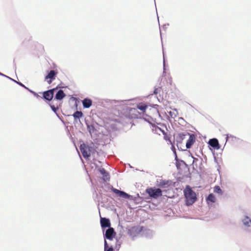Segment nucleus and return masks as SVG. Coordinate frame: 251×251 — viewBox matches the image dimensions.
Wrapping results in <instances>:
<instances>
[{"mask_svg":"<svg viewBox=\"0 0 251 251\" xmlns=\"http://www.w3.org/2000/svg\"><path fill=\"white\" fill-rule=\"evenodd\" d=\"M184 195L186 198V203L187 205H192L197 200L196 193L189 187L185 189Z\"/></svg>","mask_w":251,"mask_h":251,"instance_id":"obj_1","label":"nucleus"},{"mask_svg":"<svg viewBox=\"0 0 251 251\" xmlns=\"http://www.w3.org/2000/svg\"><path fill=\"white\" fill-rule=\"evenodd\" d=\"M146 191L151 197L154 199L162 196V191L159 188H149Z\"/></svg>","mask_w":251,"mask_h":251,"instance_id":"obj_2","label":"nucleus"},{"mask_svg":"<svg viewBox=\"0 0 251 251\" xmlns=\"http://www.w3.org/2000/svg\"><path fill=\"white\" fill-rule=\"evenodd\" d=\"M92 148L85 144H82L80 146V150L84 158H87L91 155Z\"/></svg>","mask_w":251,"mask_h":251,"instance_id":"obj_3","label":"nucleus"},{"mask_svg":"<svg viewBox=\"0 0 251 251\" xmlns=\"http://www.w3.org/2000/svg\"><path fill=\"white\" fill-rule=\"evenodd\" d=\"M144 229L143 226H136L131 227L128 230V233L130 236H135L140 233Z\"/></svg>","mask_w":251,"mask_h":251,"instance_id":"obj_4","label":"nucleus"},{"mask_svg":"<svg viewBox=\"0 0 251 251\" xmlns=\"http://www.w3.org/2000/svg\"><path fill=\"white\" fill-rule=\"evenodd\" d=\"M57 89V87L46 91L43 93V98L46 100L50 101L54 95V92Z\"/></svg>","mask_w":251,"mask_h":251,"instance_id":"obj_5","label":"nucleus"},{"mask_svg":"<svg viewBox=\"0 0 251 251\" xmlns=\"http://www.w3.org/2000/svg\"><path fill=\"white\" fill-rule=\"evenodd\" d=\"M57 74V72L56 71L51 70L48 73V75L45 76V80L50 84L52 80L55 79Z\"/></svg>","mask_w":251,"mask_h":251,"instance_id":"obj_6","label":"nucleus"},{"mask_svg":"<svg viewBox=\"0 0 251 251\" xmlns=\"http://www.w3.org/2000/svg\"><path fill=\"white\" fill-rule=\"evenodd\" d=\"M116 233L115 232L114 228L113 227H109L106 230L104 237L106 239L111 240L116 236Z\"/></svg>","mask_w":251,"mask_h":251,"instance_id":"obj_7","label":"nucleus"},{"mask_svg":"<svg viewBox=\"0 0 251 251\" xmlns=\"http://www.w3.org/2000/svg\"><path fill=\"white\" fill-rule=\"evenodd\" d=\"M148 105L146 103H143V102L139 103L137 105V108L140 110V112L141 114L142 115V116H143V117L145 115H146V110L147 108H148Z\"/></svg>","mask_w":251,"mask_h":251,"instance_id":"obj_8","label":"nucleus"},{"mask_svg":"<svg viewBox=\"0 0 251 251\" xmlns=\"http://www.w3.org/2000/svg\"><path fill=\"white\" fill-rule=\"evenodd\" d=\"M137 108H131L129 110L130 114L133 118H141L143 117L140 112L137 110Z\"/></svg>","mask_w":251,"mask_h":251,"instance_id":"obj_9","label":"nucleus"},{"mask_svg":"<svg viewBox=\"0 0 251 251\" xmlns=\"http://www.w3.org/2000/svg\"><path fill=\"white\" fill-rule=\"evenodd\" d=\"M100 222L101 226L102 228L110 227L111 223L110 220L106 218H101Z\"/></svg>","mask_w":251,"mask_h":251,"instance_id":"obj_10","label":"nucleus"},{"mask_svg":"<svg viewBox=\"0 0 251 251\" xmlns=\"http://www.w3.org/2000/svg\"><path fill=\"white\" fill-rule=\"evenodd\" d=\"M113 191L118 195L120 197L123 198L125 199H129L130 195L125 193V192L120 191L117 189H113Z\"/></svg>","mask_w":251,"mask_h":251,"instance_id":"obj_11","label":"nucleus"},{"mask_svg":"<svg viewBox=\"0 0 251 251\" xmlns=\"http://www.w3.org/2000/svg\"><path fill=\"white\" fill-rule=\"evenodd\" d=\"M195 137L194 135L192 134L189 135V138L188 140H187L186 144V147L187 149H189L191 147V146L193 145L194 142H195Z\"/></svg>","mask_w":251,"mask_h":251,"instance_id":"obj_12","label":"nucleus"},{"mask_svg":"<svg viewBox=\"0 0 251 251\" xmlns=\"http://www.w3.org/2000/svg\"><path fill=\"white\" fill-rule=\"evenodd\" d=\"M152 130L155 133H156L159 135H161V134H164V132H165L164 130L156 126H152Z\"/></svg>","mask_w":251,"mask_h":251,"instance_id":"obj_13","label":"nucleus"},{"mask_svg":"<svg viewBox=\"0 0 251 251\" xmlns=\"http://www.w3.org/2000/svg\"><path fill=\"white\" fill-rule=\"evenodd\" d=\"M66 96L65 94L62 90H59L55 95V98L57 100H61Z\"/></svg>","mask_w":251,"mask_h":251,"instance_id":"obj_14","label":"nucleus"},{"mask_svg":"<svg viewBox=\"0 0 251 251\" xmlns=\"http://www.w3.org/2000/svg\"><path fill=\"white\" fill-rule=\"evenodd\" d=\"M206 201L208 204L209 203H215L216 201V198L213 194H210L206 198Z\"/></svg>","mask_w":251,"mask_h":251,"instance_id":"obj_15","label":"nucleus"},{"mask_svg":"<svg viewBox=\"0 0 251 251\" xmlns=\"http://www.w3.org/2000/svg\"><path fill=\"white\" fill-rule=\"evenodd\" d=\"M209 144L213 148H219V143L217 139L214 138L210 139L209 141Z\"/></svg>","mask_w":251,"mask_h":251,"instance_id":"obj_16","label":"nucleus"},{"mask_svg":"<svg viewBox=\"0 0 251 251\" xmlns=\"http://www.w3.org/2000/svg\"><path fill=\"white\" fill-rule=\"evenodd\" d=\"M83 105L84 108H89L92 105V100L90 99H85L82 101Z\"/></svg>","mask_w":251,"mask_h":251,"instance_id":"obj_17","label":"nucleus"},{"mask_svg":"<svg viewBox=\"0 0 251 251\" xmlns=\"http://www.w3.org/2000/svg\"><path fill=\"white\" fill-rule=\"evenodd\" d=\"M99 171L101 174L102 175L103 177H104V180H108L109 178L108 173L105 171V170L104 168L100 169Z\"/></svg>","mask_w":251,"mask_h":251,"instance_id":"obj_18","label":"nucleus"},{"mask_svg":"<svg viewBox=\"0 0 251 251\" xmlns=\"http://www.w3.org/2000/svg\"><path fill=\"white\" fill-rule=\"evenodd\" d=\"M213 192L214 193L218 194L220 195H222L223 194V191L221 189L219 186H215L213 188Z\"/></svg>","mask_w":251,"mask_h":251,"instance_id":"obj_19","label":"nucleus"},{"mask_svg":"<svg viewBox=\"0 0 251 251\" xmlns=\"http://www.w3.org/2000/svg\"><path fill=\"white\" fill-rule=\"evenodd\" d=\"M243 222L245 226H251V220L248 217H246L243 220Z\"/></svg>","mask_w":251,"mask_h":251,"instance_id":"obj_20","label":"nucleus"},{"mask_svg":"<svg viewBox=\"0 0 251 251\" xmlns=\"http://www.w3.org/2000/svg\"><path fill=\"white\" fill-rule=\"evenodd\" d=\"M83 116V113L81 111H77L74 113L73 116L75 119H79Z\"/></svg>","mask_w":251,"mask_h":251,"instance_id":"obj_21","label":"nucleus"},{"mask_svg":"<svg viewBox=\"0 0 251 251\" xmlns=\"http://www.w3.org/2000/svg\"><path fill=\"white\" fill-rule=\"evenodd\" d=\"M104 251H114L113 248L111 247H109L107 241L104 240Z\"/></svg>","mask_w":251,"mask_h":251,"instance_id":"obj_22","label":"nucleus"},{"mask_svg":"<svg viewBox=\"0 0 251 251\" xmlns=\"http://www.w3.org/2000/svg\"><path fill=\"white\" fill-rule=\"evenodd\" d=\"M87 127L88 130L89 131L90 133L93 132L95 130L94 126L92 125H87Z\"/></svg>","mask_w":251,"mask_h":251,"instance_id":"obj_23","label":"nucleus"},{"mask_svg":"<svg viewBox=\"0 0 251 251\" xmlns=\"http://www.w3.org/2000/svg\"><path fill=\"white\" fill-rule=\"evenodd\" d=\"M164 135V139L166 141H169L171 142V140L170 139V138L167 135V133L165 132L164 134H163Z\"/></svg>","mask_w":251,"mask_h":251,"instance_id":"obj_24","label":"nucleus"},{"mask_svg":"<svg viewBox=\"0 0 251 251\" xmlns=\"http://www.w3.org/2000/svg\"><path fill=\"white\" fill-rule=\"evenodd\" d=\"M230 138H235V137L231 135H228V134H227L226 135V141H228Z\"/></svg>","mask_w":251,"mask_h":251,"instance_id":"obj_25","label":"nucleus"},{"mask_svg":"<svg viewBox=\"0 0 251 251\" xmlns=\"http://www.w3.org/2000/svg\"><path fill=\"white\" fill-rule=\"evenodd\" d=\"M185 135H186L183 133L179 134V136L180 138L182 140H183L185 138Z\"/></svg>","mask_w":251,"mask_h":251,"instance_id":"obj_26","label":"nucleus"},{"mask_svg":"<svg viewBox=\"0 0 251 251\" xmlns=\"http://www.w3.org/2000/svg\"><path fill=\"white\" fill-rule=\"evenodd\" d=\"M18 84H20L21 86H23V87H24L26 88V87L24 85H23L22 83H18Z\"/></svg>","mask_w":251,"mask_h":251,"instance_id":"obj_27","label":"nucleus"},{"mask_svg":"<svg viewBox=\"0 0 251 251\" xmlns=\"http://www.w3.org/2000/svg\"><path fill=\"white\" fill-rule=\"evenodd\" d=\"M51 107L52 108V110H53L54 111L55 110V108L54 107V106H51Z\"/></svg>","mask_w":251,"mask_h":251,"instance_id":"obj_28","label":"nucleus"},{"mask_svg":"<svg viewBox=\"0 0 251 251\" xmlns=\"http://www.w3.org/2000/svg\"><path fill=\"white\" fill-rule=\"evenodd\" d=\"M154 94H157V92H156V89L154 90Z\"/></svg>","mask_w":251,"mask_h":251,"instance_id":"obj_29","label":"nucleus"},{"mask_svg":"<svg viewBox=\"0 0 251 251\" xmlns=\"http://www.w3.org/2000/svg\"><path fill=\"white\" fill-rule=\"evenodd\" d=\"M35 96H36V97H39V96L36 94H35Z\"/></svg>","mask_w":251,"mask_h":251,"instance_id":"obj_30","label":"nucleus"},{"mask_svg":"<svg viewBox=\"0 0 251 251\" xmlns=\"http://www.w3.org/2000/svg\"><path fill=\"white\" fill-rule=\"evenodd\" d=\"M195 160H197L198 159H197V158H194V161Z\"/></svg>","mask_w":251,"mask_h":251,"instance_id":"obj_31","label":"nucleus"}]
</instances>
